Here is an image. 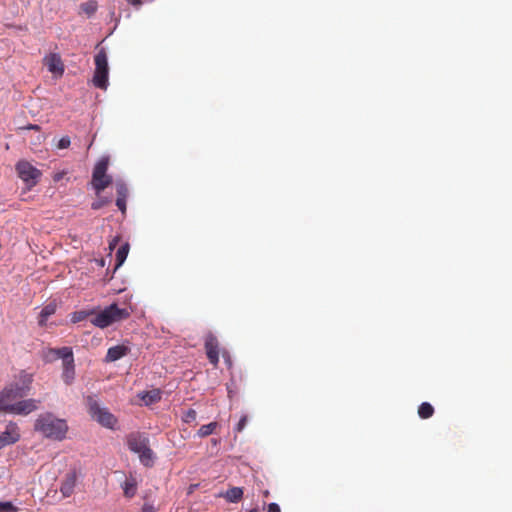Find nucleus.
I'll list each match as a JSON object with an SVG mask.
<instances>
[{
	"label": "nucleus",
	"instance_id": "f257e3e1",
	"mask_svg": "<svg viewBox=\"0 0 512 512\" xmlns=\"http://www.w3.org/2000/svg\"><path fill=\"white\" fill-rule=\"evenodd\" d=\"M24 396L16 386L12 384L5 386L0 391V412L26 416L36 411L41 403L40 400L29 398L15 402Z\"/></svg>",
	"mask_w": 512,
	"mask_h": 512
},
{
	"label": "nucleus",
	"instance_id": "f03ea898",
	"mask_svg": "<svg viewBox=\"0 0 512 512\" xmlns=\"http://www.w3.org/2000/svg\"><path fill=\"white\" fill-rule=\"evenodd\" d=\"M35 431L41 433L46 438L62 440L68 430L66 422L56 418L52 413H43L38 416L34 424Z\"/></svg>",
	"mask_w": 512,
	"mask_h": 512
},
{
	"label": "nucleus",
	"instance_id": "7ed1b4c3",
	"mask_svg": "<svg viewBox=\"0 0 512 512\" xmlns=\"http://www.w3.org/2000/svg\"><path fill=\"white\" fill-rule=\"evenodd\" d=\"M129 317L130 312L126 308H119L116 303H113L99 312L95 311V314L90 321L94 326L100 329H105L110 325L126 320Z\"/></svg>",
	"mask_w": 512,
	"mask_h": 512
},
{
	"label": "nucleus",
	"instance_id": "20e7f679",
	"mask_svg": "<svg viewBox=\"0 0 512 512\" xmlns=\"http://www.w3.org/2000/svg\"><path fill=\"white\" fill-rule=\"evenodd\" d=\"M87 407L93 420L105 428L115 429L118 423L117 418L106 407H102L94 397H87Z\"/></svg>",
	"mask_w": 512,
	"mask_h": 512
},
{
	"label": "nucleus",
	"instance_id": "39448f33",
	"mask_svg": "<svg viewBox=\"0 0 512 512\" xmlns=\"http://www.w3.org/2000/svg\"><path fill=\"white\" fill-rule=\"evenodd\" d=\"M95 71L92 82L95 87L105 90L108 86L109 67L106 51L100 49L94 57Z\"/></svg>",
	"mask_w": 512,
	"mask_h": 512
},
{
	"label": "nucleus",
	"instance_id": "423d86ee",
	"mask_svg": "<svg viewBox=\"0 0 512 512\" xmlns=\"http://www.w3.org/2000/svg\"><path fill=\"white\" fill-rule=\"evenodd\" d=\"M109 160L106 157L101 158L95 165L92 173V186L99 194L112 183L111 176L107 175Z\"/></svg>",
	"mask_w": 512,
	"mask_h": 512
},
{
	"label": "nucleus",
	"instance_id": "0eeeda50",
	"mask_svg": "<svg viewBox=\"0 0 512 512\" xmlns=\"http://www.w3.org/2000/svg\"><path fill=\"white\" fill-rule=\"evenodd\" d=\"M16 171L19 178L26 184L28 189L34 187L42 175L41 171L30 162L21 160L16 164Z\"/></svg>",
	"mask_w": 512,
	"mask_h": 512
},
{
	"label": "nucleus",
	"instance_id": "6e6552de",
	"mask_svg": "<svg viewBox=\"0 0 512 512\" xmlns=\"http://www.w3.org/2000/svg\"><path fill=\"white\" fill-rule=\"evenodd\" d=\"M204 346L209 362L214 367H217L219 363V342L217 337L212 333H208L205 337Z\"/></svg>",
	"mask_w": 512,
	"mask_h": 512
},
{
	"label": "nucleus",
	"instance_id": "1a4fd4ad",
	"mask_svg": "<svg viewBox=\"0 0 512 512\" xmlns=\"http://www.w3.org/2000/svg\"><path fill=\"white\" fill-rule=\"evenodd\" d=\"M20 431L15 422H9L5 431L0 434V449L19 441Z\"/></svg>",
	"mask_w": 512,
	"mask_h": 512
},
{
	"label": "nucleus",
	"instance_id": "9d476101",
	"mask_svg": "<svg viewBox=\"0 0 512 512\" xmlns=\"http://www.w3.org/2000/svg\"><path fill=\"white\" fill-rule=\"evenodd\" d=\"M43 62L49 72L59 77L63 75L64 64L59 54L51 53L44 57Z\"/></svg>",
	"mask_w": 512,
	"mask_h": 512
},
{
	"label": "nucleus",
	"instance_id": "9b49d317",
	"mask_svg": "<svg viewBox=\"0 0 512 512\" xmlns=\"http://www.w3.org/2000/svg\"><path fill=\"white\" fill-rule=\"evenodd\" d=\"M56 358H61L62 363L74 361V355L71 347H62V348H50L45 353V360L51 361Z\"/></svg>",
	"mask_w": 512,
	"mask_h": 512
},
{
	"label": "nucleus",
	"instance_id": "f8f14e48",
	"mask_svg": "<svg viewBox=\"0 0 512 512\" xmlns=\"http://www.w3.org/2000/svg\"><path fill=\"white\" fill-rule=\"evenodd\" d=\"M33 382V374L28 373L25 370L20 371V373L16 377V381L11 383L16 386L19 391H21L24 395H27L31 389V384Z\"/></svg>",
	"mask_w": 512,
	"mask_h": 512
},
{
	"label": "nucleus",
	"instance_id": "ddd939ff",
	"mask_svg": "<svg viewBox=\"0 0 512 512\" xmlns=\"http://www.w3.org/2000/svg\"><path fill=\"white\" fill-rule=\"evenodd\" d=\"M127 445L132 452L138 454L143 452L142 450L149 445V440L138 433L130 434L127 439Z\"/></svg>",
	"mask_w": 512,
	"mask_h": 512
},
{
	"label": "nucleus",
	"instance_id": "4468645a",
	"mask_svg": "<svg viewBox=\"0 0 512 512\" xmlns=\"http://www.w3.org/2000/svg\"><path fill=\"white\" fill-rule=\"evenodd\" d=\"M121 488L123 489V494L126 498H133L136 495L138 489V481L136 477L130 473L129 476H127L124 482L121 484Z\"/></svg>",
	"mask_w": 512,
	"mask_h": 512
},
{
	"label": "nucleus",
	"instance_id": "2eb2a0df",
	"mask_svg": "<svg viewBox=\"0 0 512 512\" xmlns=\"http://www.w3.org/2000/svg\"><path fill=\"white\" fill-rule=\"evenodd\" d=\"M76 486V474L75 472H69L65 475V478L63 479L61 486H60V492L64 497H70L73 492L74 488Z\"/></svg>",
	"mask_w": 512,
	"mask_h": 512
},
{
	"label": "nucleus",
	"instance_id": "dca6fc26",
	"mask_svg": "<svg viewBox=\"0 0 512 512\" xmlns=\"http://www.w3.org/2000/svg\"><path fill=\"white\" fill-rule=\"evenodd\" d=\"M130 352L129 347L125 345H116L110 347L107 351L105 362H114L126 356Z\"/></svg>",
	"mask_w": 512,
	"mask_h": 512
},
{
	"label": "nucleus",
	"instance_id": "f3484780",
	"mask_svg": "<svg viewBox=\"0 0 512 512\" xmlns=\"http://www.w3.org/2000/svg\"><path fill=\"white\" fill-rule=\"evenodd\" d=\"M62 380L66 385H71L75 379V363L74 361H67L62 363Z\"/></svg>",
	"mask_w": 512,
	"mask_h": 512
},
{
	"label": "nucleus",
	"instance_id": "a211bd4d",
	"mask_svg": "<svg viewBox=\"0 0 512 512\" xmlns=\"http://www.w3.org/2000/svg\"><path fill=\"white\" fill-rule=\"evenodd\" d=\"M56 309H57V305L55 302H50L48 303L47 305H45L40 314H39V318H38V324L43 327L46 325L47 323V320L50 316H52L53 314H55L56 312Z\"/></svg>",
	"mask_w": 512,
	"mask_h": 512
},
{
	"label": "nucleus",
	"instance_id": "6ab92c4d",
	"mask_svg": "<svg viewBox=\"0 0 512 512\" xmlns=\"http://www.w3.org/2000/svg\"><path fill=\"white\" fill-rule=\"evenodd\" d=\"M140 397L145 405H150L158 402L161 399V392L159 389H153L147 392H143Z\"/></svg>",
	"mask_w": 512,
	"mask_h": 512
},
{
	"label": "nucleus",
	"instance_id": "aec40b11",
	"mask_svg": "<svg viewBox=\"0 0 512 512\" xmlns=\"http://www.w3.org/2000/svg\"><path fill=\"white\" fill-rule=\"evenodd\" d=\"M224 497L228 502L237 503L243 497V489L240 487L230 488L226 491Z\"/></svg>",
	"mask_w": 512,
	"mask_h": 512
},
{
	"label": "nucleus",
	"instance_id": "412c9836",
	"mask_svg": "<svg viewBox=\"0 0 512 512\" xmlns=\"http://www.w3.org/2000/svg\"><path fill=\"white\" fill-rule=\"evenodd\" d=\"M128 252H129V244L128 243H125L118 248V250L116 252V258H115V260H116L115 269L119 268L125 262Z\"/></svg>",
	"mask_w": 512,
	"mask_h": 512
},
{
	"label": "nucleus",
	"instance_id": "4be33fe9",
	"mask_svg": "<svg viewBox=\"0 0 512 512\" xmlns=\"http://www.w3.org/2000/svg\"><path fill=\"white\" fill-rule=\"evenodd\" d=\"M95 314V309L75 311L71 314V322L78 323Z\"/></svg>",
	"mask_w": 512,
	"mask_h": 512
},
{
	"label": "nucleus",
	"instance_id": "5701e85b",
	"mask_svg": "<svg viewBox=\"0 0 512 512\" xmlns=\"http://www.w3.org/2000/svg\"><path fill=\"white\" fill-rule=\"evenodd\" d=\"M142 451L143 452L138 453L141 463L147 467L152 466L154 455H153V451L150 449L149 445L146 448H144Z\"/></svg>",
	"mask_w": 512,
	"mask_h": 512
},
{
	"label": "nucleus",
	"instance_id": "b1692460",
	"mask_svg": "<svg viewBox=\"0 0 512 512\" xmlns=\"http://www.w3.org/2000/svg\"><path fill=\"white\" fill-rule=\"evenodd\" d=\"M434 414L433 406L428 402H423L418 407V415L422 419H428Z\"/></svg>",
	"mask_w": 512,
	"mask_h": 512
},
{
	"label": "nucleus",
	"instance_id": "393cba45",
	"mask_svg": "<svg viewBox=\"0 0 512 512\" xmlns=\"http://www.w3.org/2000/svg\"><path fill=\"white\" fill-rule=\"evenodd\" d=\"M217 427H218L217 422H211L209 424L202 425L199 428V430L197 431V436H199L201 438L207 437V436L211 435Z\"/></svg>",
	"mask_w": 512,
	"mask_h": 512
},
{
	"label": "nucleus",
	"instance_id": "a878e982",
	"mask_svg": "<svg viewBox=\"0 0 512 512\" xmlns=\"http://www.w3.org/2000/svg\"><path fill=\"white\" fill-rule=\"evenodd\" d=\"M80 9L86 15L91 16L96 12L97 4L95 2H85L80 5Z\"/></svg>",
	"mask_w": 512,
	"mask_h": 512
},
{
	"label": "nucleus",
	"instance_id": "bb28decb",
	"mask_svg": "<svg viewBox=\"0 0 512 512\" xmlns=\"http://www.w3.org/2000/svg\"><path fill=\"white\" fill-rule=\"evenodd\" d=\"M19 508L12 502H0V512H18Z\"/></svg>",
	"mask_w": 512,
	"mask_h": 512
},
{
	"label": "nucleus",
	"instance_id": "cd10ccee",
	"mask_svg": "<svg viewBox=\"0 0 512 512\" xmlns=\"http://www.w3.org/2000/svg\"><path fill=\"white\" fill-rule=\"evenodd\" d=\"M197 413L194 409H188L183 415V421L185 423H192L196 420Z\"/></svg>",
	"mask_w": 512,
	"mask_h": 512
},
{
	"label": "nucleus",
	"instance_id": "c85d7f7f",
	"mask_svg": "<svg viewBox=\"0 0 512 512\" xmlns=\"http://www.w3.org/2000/svg\"><path fill=\"white\" fill-rule=\"evenodd\" d=\"M110 201L107 198L99 197L97 200L92 202L91 208L93 210H99L106 206Z\"/></svg>",
	"mask_w": 512,
	"mask_h": 512
},
{
	"label": "nucleus",
	"instance_id": "c756f323",
	"mask_svg": "<svg viewBox=\"0 0 512 512\" xmlns=\"http://www.w3.org/2000/svg\"><path fill=\"white\" fill-rule=\"evenodd\" d=\"M128 196V189L125 184L119 183L117 184V198L126 199Z\"/></svg>",
	"mask_w": 512,
	"mask_h": 512
},
{
	"label": "nucleus",
	"instance_id": "7c9ffc66",
	"mask_svg": "<svg viewBox=\"0 0 512 512\" xmlns=\"http://www.w3.org/2000/svg\"><path fill=\"white\" fill-rule=\"evenodd\" d=\"M70 143H71L70 138L68 136H64L58 141L57 148L58 149H66L70 146Z\"/></svg>",
	"mask_w": 512,
	"mask_h": 512
},
{
	"label": "nucleus",
	"instance_id": "2f4dec72",
	"mask_svg": "<svg viewBox=\"0 0 512 512\" xmlns=\"http://www.w3.org/2000/svg\"><path fill=\"white\" fill-rule=\"evenodd\" d=\"M247 421H248V417L246 415H243L240 418L238 424L236 425V428H235L236 432H238V433L242 432L244 430V428L246 427Z\"/></svg>",
	"mask_w": 512,
	"mask_h": 512
},
{
	"label": "nucleus",
	"instance_id": "473e14b6",
	"mask_svg": "<svg viewBox=\"0 0 512 512\" xmlns=\"http://www.w3.org/2000/svg\"><path fill=\"white\" fill-rule=\"evenodd\" d=\"M116 206L119 208V210H121L122 213H125L126 212V199L117 198Z\"/></svg>",
	"mask_w": 512,
	"mask_h": 512
},
{
	"label": "nucleus",
	"instance_id": "72a5a7b5",
	"mask_svg": "<svg viewBox=\"0 0 512 512\" xmlns=\"http://www.w3.org/2000/svg\"><path fill=\"white\" fill-rule=\"evenodd\" d=\"M66 174H67L66 171H59V172L54 173V175L52 176L53 181L54 182L61 181Z\"/></svg>",
	"mask_w": 512,
	"mask_h": 512
},
{
	"label": "nucleus",
	"instance_id": "f704fd0d",
	"mask_svg": "<svg viewBox=\"0 0 512 512\" xmlns=\"http://www.w3.org/2000/svg\"><path fill=\"white\" fill-rule=\"evenodd\" d=\"M267 512H281V509L277 503H270L268 504Z\"/></svg>",
	"mask_w": 512,
	"mask_h": 512
},
{
	"label": "nucleus",
	"instance_id": "c9c22d12",
	"mask_svg": "<svg viewBox=\"0 0 512 512\" xmlns=\"http://www.w3.org/2000/svg\"><path fill=\"white\" fill-rule=\"evenodd\" d=\"M120 240V237L119 236H116L114 237L110 242H109V249L110 250H114L115 247L117 246L118 242Z\"/></svg>",
	"mask_w": 512,
	"mask_h": 512
},
{
	"label": "nucleus",
	"instance_id": "e433bc0d",
	"mask_svg": "<svg viewBox=\"0 0 512 512\" xmlns=\"http://www.w3.org/2000/svg\"><path fill=\"white\" fill-rule=\"evenodd\" d=\"M128 3L135 7H139L142 5V0H128Z\"/></svg>",
	"mask_w": 512,
	"mask_h": 512
},
{
	"label": "nucleus",
	"instance_id": "4c0bfd02",
	"mask_svg": "<svg viewBox=\"0 0 512 512\" xmlns=\"http://www.w3.org/2000/svg\"><path fill=\"white\" fill-rule=\"evenodd\" d=\"M142 512H154V510H153V508H152V507H147V506H145V507L143 508V511H142Z\"/></svg>",
	"mask_w": 512,
	"mask_h": 512
},
{
	"label": "nucleus",
	"instance_id": "58836bf2",
	"mask_svg": "<svg viewBox=\"0 0 512 512\" xmlns=\"http://www.w3.org/2000/svg\"><path fill=\"white\" fill-rule=\"evenodd\" d=\"M28 128L33 129V130H38L39 126L38 125H30Z\"/></svg>",
	"mask_w": 512,
	"mask_h": 512
},
{
	"label": "nucleus",
	"instance_id": "ea45409f",
	"mask_svg": "<svg viewBox=\"0 0 512 512\" xmlns=\"http://www.w3.org/2000/svg\"><path fill=\"white\" fill-rule=\"evenodd\" d=\"M248 512H258L256 508L249 510Z\"/></svg>",
	"mask_w": 512,
	"mask_h": 512
}]
</instances>
